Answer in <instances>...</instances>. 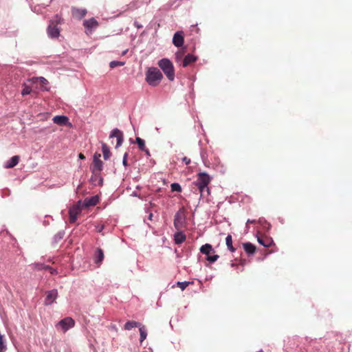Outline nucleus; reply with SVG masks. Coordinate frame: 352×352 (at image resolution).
<instances>
[{"mask_svg":"<svg viewBox=\"0 0 352 352\" xmlns=\"http://www.w3.org/2000/svg\"><path fill=\"white\" fill-rule=\"evenodd\" d=\"M182 161L186 164H189L190 163V159L188 158L187 157H184L182 158Z\"/></svg>","mask_w":352,"mask_h":352,"instance_id":"obj_37","label":"nucleus"},{"mask_svg":"<svg viewBox=\"0 0 352 352\" xmlns=\"http://www.w3.org/2000/svg\"><path fill=\"white\" fill-rule=\"evenodd\" d=\"M82 210L81 201H78L76 204L72 206L69 210V222L74 223L77 220L78 215Z\"/></svg>","mask_w":352,"mask_h":352,"instance_id":"obj_7","label":"nucleus"},{"mask_svg":"<svg viewBox=\"0 0 352 352\" xmlns=\"http://www.w3.org/2000/svg\"><path fill=\"white\" fill-rule=\"evenodd\" d=\"M102 151L104 159L105 160H108L111 156V152L108 146L105 143L102 144Z\"/></svg>","mask_w":352,"mask_h":352,"instance_id":"obj_23","label":"nucleus"},{"mask_svg":"<svg viewBox=\"0 0 352 352\" xmlns=\"http://www.w3.org/2000/svg\"><path fill=\"white\" fill-rule=\"evenodd\" d=\"M162 78V74L156 67L149 68L146 74V82L153 87L158 85Z\"/></svg>","mask_w":352,"mask_h":352,"instance_id":"obj_2","label":"nucleus"},{"mask_svg":"<svg viewBox=\"0 0 352 352\" xmlns=\"http://www.w3.org/2000/svg\"><path fill=\"white\" fill-rule=\"evenodd\" d=\"M186 224L185 209L181 208L175 214L174 226L177 230H181Z\"/></svg>","mask_w":352,"mask_h":352,"instance_id":"obj_5","label":"nucleus"},{"mask_svg":"<svg viewBox=\"0 0 352 352\" xmlns=\"http://www.w3.org/2000/svg\"><path fill=\"white\" fill-rule=\"evenodd\" d=\"M37 80H39L40 82L43 84V85H45L47 83V80L43 78V77H40V78H34L32 79H30L28 80L29 82H35Z\"/></svg>","mask_w":352,"mask_h":352,"instance_id":"obj_32","label":"nucleus"},{"mask_svg":"<svg viewBox=\"0 0 352 352\" xmlns=\"http://www.w3.org/2000/svg\"><path fill=\"white\" fill-rule=\"evenodd\" d=\"M62 21V18L58 14H56L52 19L50 21V23L47 28V32L50 38H57L60 35V29L58 25Z\"/></svg>","mask_w":352,"mask_h":352,"instance_id":"obj_3","label":"nucleus"},{"mask_svg":"<svg viewBox=\"0 0 352 352\" xmlns=\"http://www.w3.org/2000/svg\"><path fill=\"white\" fill-rule=\"evenodd\" d=\"M255 222H256V221H255V220H250V219H248V220L247 221V224H248V223H254Z\"/></svg>","mask_w":352,"mask_h":352,"instance_id":"obj_41","label":"nucleus"},{"mask_svg":"<svg viewBox=\"0 0 352 352\" xmlns=\"http://www.w3.org/2000/svg\"><path fill=\"white\" fill-rule=\"evenodd\" d=\"M258 242L264 247H270L273 243L272 238L267 236H257Z\"/></svg>","mask_w":352,"mask_h":352,"instance_id":"obj_14","label":"nucleus"},{"mask_svg":"<svg viewBox=\"0 0 352 352\" xmlns=\"http://www.w3.org/2000/svg\"><path fill=\"white\" fill-rule=\"evenodd\" d=\"M98 22L94 17L85 20L83 22V25L86 29L85 32L87 34H91L92 32L98 27Z\"/></svg>","mask_w":352,"mask_h":352,"instance_id":"obj_8","label":"nucleus"},{"mask_svg":"<svg viewBox=\"0 0 352 352\" xmlns=\"http://www.w3.org/2000/svg\"><path fill=\"white\" fill-rule=\"evenodd\" d=\"M184 55V52L183 50H181V51H179L177 52L176 54H175V60L177 62H179V60H182V56Z\"/></svg>","mask_w":352,"mask_h":352,"instance_id":"obj_35","label":"nucleus"},{"mask_svg":"<svg viewBox=\"0 0 352 352\" xmlns=\"http://www.w3.org/2000/svg\"><path fill=\"white\" fill-rule=\"evenodd\" d=\"M80 159L84 160L85 158V155L82 153H80L78 155Z\"/></svg>","mask_w":352,"mask_h":352,"instance_id":"obj_40","label":"nucleus"},{"mask_svg":"<svg viewBox=\"0 0 352 352\" xmlns=\"http://www.w3.org/2000/svg\"><path fill=\"white\" fill-rule=\"evenodd\" d=\"M136 143L138 145V148L142 151L143 150H145L146 148L145 146L144 140L142 138L137 137L135 139Z\"/></svg>","mask_w":352,"mask_h":352,"instance_id":"obj_29","label":"nucleus"},{"mask_svg":"<svg viewBox=\"0 0 352 352\" xmlns=\"http://www.w3.org/2000/svg\"><path fill=\"white\" fill-rule=\"evenodd\" d=\"M32 92V87L28 85L27 83L23 84V89L21 91V94L23 96H25L30 94Z\"/></svg>","mask_w":352,"mask_h":352,"instance_id":"obj_27","label":"nucleus"},{"mask_svg":"<svg viewBox=\"0 0 352 352\" xmlns=\"http://www.w3.org/2000/svg\"><path fill=\"white\" fill-rule=\"evenodd\" d=\"M159 67L162 69L170 80L175 78V69L172 62L168 58H162L158 62Z\"/></svg>","mask_w":352,"mask_h":352,"instance_id":"obj_4","label":"nucleus"},{"mask_svg":"<svg viewBox=\"0 0 352 352\" xmlns=\"http://www.w3.org/2000/svg\"><path fill=\"white\" fill-rule=\"evenodd\" d=\"M197 176V178L195 184L199 190L200 196L204 197L205 195V192L208 195L210 194L208 184L212 180L211 177L204 172L199 173Z\"/></svg>","mask_w":352,"mask_h":352,"instance_id":"obj_1","label":"nucleus"},{"mask_svg":"<svg viewBox=\"0 0 352 352\" xmlns=\"http://www.w3.org/2000/svg\"><path fill=\"white\" fill-rule=\"evenodd\" d=\"M75 325V321L71 317H66L59 321L56 324V327L57 329H61L64 333L68 331L69 329L74 327Z\"/></svg>","mask_w":352,"mask_h":352,"instance_id":"obj_6","label":"nucleus"},{"mask_svg":"<svg viewBox=\"0 0 352 352\" xmlns=\"http://www.w3.org/2000/svg\"><path fill=\"white\" fill-rule=\"evenodd\" d=\"M109 138H116L117 143H116V148H118L119 146H120L124 140L123 133L121 131H120L118 129H114L111 131Z\"/></svg>","mask_w":352,"mask_h":352,"instance_id":"obj_10","label":"nucleus"},{"mask_svg":"<svg viewBox=\"0 0 352 352\" xmlns=\"http://www.w3.org/2000/svg\"><path fill=\"white\" fill-rule=\"evenodd\" d=\"M200 251L202 254H206L208 256L214 250L210 244L206 243L201 247Z\"/></svg>","mask_w":352,"mask_h":352,"instance_id":"obj_22","label":"nucleus"},{"mask_svg":"<svg viewBox=\"0 0 352 352\" xmlns=\"http://www.w3.org/2000/svg\"><path fill=\"white\" fill-rule=\"evenodd\" d=\"M99 202V197L98 196H94L91 197L86 198L82 204V207L87 208L89 206H94Z\"/></svg>","mask_w":352,"mask_h":352,"instance_id":"obj_13","label":"nucleus"},{"mask_svg":"<svg viewBox=\"0 0 352 352\" xmlns=\"http://www.w3.org/2000/svg\"><path fill=\"white\" fill-rule=\"evenodd\" d=\"M104 252L102 249L98 248L95 255V263L97 265H100L104 259Z\"/></svg>","mask_w":352,"mask_h":352,"instance_id":"obj_20","label":"nucleus"},{"mask_svg":"<svg viewBox=\"0 0 352 352\" xmlns=\"http://www.w3.org/2000/svg\"><path fill=\"white\" fill-rule=\"evenodd\" d=\"M172 191L181 192V186L177 183H173L170 186Z\"/></svg>","mask_w":352,"mask_h":352,"instance_id":"obj_33","label":"nucleus"},{"mask_svg":"<svg viewBox=\"0 0 352 352\" xmlns=\"http://www.w3.org/2000/svg\"><path fill=\"white\" fill-rule=\"evenodd\" d=\"M197 60V56H195L192 54H188L183 59L182 67H186L189 65L195 63Z\"/></svg>","mask_w":352,"mask_h":352,"instance_id":"obj_15","label":"nucleus"},{"mask_svg":"<svg viewBox=\"0 0 352 352\" xmlns=\"http://www.w3.org/2000/svg\"><path fill=\"white\" fill-rule=\"evenodd\" d=\"M127 156H128V153H125L124 155V157H123V160H122V164H123V165L124 166H128Z\"/></svg>","mask_w":352,"mask_h":352,"instance_id":"obj_36","label":"nucleus"},{"mask_svg":"<svg viewBox=\"0 0 352 352\" xmlns=\"http://www.w3.org/2000/svg\"><path fill=\"white\" fill-rule=\"evenodd\" d=\"M124 65V62L113 60L109 64L111 68H115L116 67L122 66Z\"/></svg>","mask_w":352,"mask_h":352,"instance_id":"obj_31","label":"nucleus"},{"mask_svg":"<svg viewBox=\"0 0 352 352\" xmlns=\"http://www.w3.org/2000/svg\"><path fill=\"white\" fill-rule=\"evenodd\" d=\"M173 43L175 47H182L184 44V32L178 31L175 33L173 38Z\"/></svg>","mask_w":352,"mask_h":352,"instance_id":"obj_11","label":"nucleus"},{"mask_svg":"<svg viewBox=\"0 0 352 352\" xmlns=\"http://www.w3.org/2000/svg\"><path fill=\"white\" fill-rule=\"evenodd\" d=\"M100 154L96 153L94 155L92 171L94 173H100L102 169L103 163L100 160Z\"/></svg>","mask_w":352,"mask_h":352,"instance_id":"obj_9","label":"nucleus"},{"mask_svg":"<svg viewBox=\"0 0 352 352\" xmlns=\"http://www.w3.org/2000/svg\"><path fill=\"white\" fill-rule=\"evenodd\" d=\"M243 248L245 252L248 254H253L256 251V247L251 243H243Z\"/></svg>","mask_w":352,"mask_h":352,"instance_id":"obj_21","label":"nucleus"},{"mask_svg":"<svg viewBox=\"0 0 352 352\" xmlns=\"http://www.w3.org/2000/svg\"><path fill=\"white\" fill-rule=\"evenodd\" d=\"M72 13L74 17L81 19L86 15L87 10L85 9L72 8Z\"/></svg>","mask_w":352,"mask_h":352,"instance_id":"obj_16","label":"nucleus"},{"mask_svg":"<svg viewBox=\"0 0 352 352\" xmlns=\"http://www.w3.org/2000/svg\"><path fill=\"white\" fill-rule=\"evenodd\" d=\"M142 151L145 152V153H146V155L147 156H150L151 155L150 151H149V150L148 148H146L145 150H143Z\"/></svg>","mask_w":352,"mask_h":352,"instance_id":"obj_39","label":"nucleus"},{"mask_svg":"<svg viewBox=\"0 0 352 352\" xmlns=\"http://www.w3.org/2000/svg\"><path fill=\"white\" fill-rule=\"evenodd\" d=\"M20 160V157L19 155L13 156L10 158V160L6 163L5 167L6 168H11L16 166Z\"/></svg>","mask_w":352,"mask_h":352,"instance_id":"obj_18","label":"nucleus"},{"mask_svg":"<svg viewBox=\"0 0 352 352\" xmlns=\"http://www.w3.org/2000/svg\"><path fill=\"white\" fill-rule=\"evenodd\" d=\"M58 296V292L56 289H53L51 291H49L47 294L45 300V305H51L57 298Z\"/></svg>","mask_w":352,"mask_h":352,"instance_id":"obj_12","label":"nucleus"},{"mask_svg":"<svg viewBox=\"0 0 352 352\" xmlns=\"http://www.w3.org/2000/svg\"><path fill=\"white\" fill-rule=\"evenodd\" d=\"M126 52H127V50H125L124 52H123L122 55H124L126 53Z\"/></svg>","mask_w":352,"mask_h":352,"instance_id":"obj_44","label":"nucleus"},{"mask_svg":"<svg viewBox=\"0 0 352 352\" xmlns=\"http://www.w3.org/2000/svg\"><path fill=\"white\" fill-rule=\"evenodd\" d=\"M260 352H263V351H260Z\"/></svg>","mask_w":352,"mask_h":352,"instance_id":"obj_45","label":"nucleus"},{"mask_svg":"<svg viewBox=\"0 0 352 352\" xmlns=\"http://www.w3.org/2000/svg\"><path fill=\"white\" fill-rule=\"evenodd\" d=\"M152 217H153V214H149V219L151 220L152 219Z\"/></svg>","mask_w":352,"mask_h":352,"instance_id":"obj_43","label":"nucleus"},{"mask_svg":"<svg viewBox=\"0 0 352 352\" xmlns=\"http://www.w3.org/2000/svg\"><path fill=\"white\" fill-rule=\"evenodd\" d=\"M140 333V342H142L146 338L147 336L146 330L144 326L140 327L139 328Z\"/></svg>","mask_w":352,"mask_h":352,"instance_id":"obj_28","label":"nucleus"},{"mask_svg":"<svg viewBox=\"0 0 352 352\" xmlns=\"http://www.w3.org/2000/svg\"><path fill=\"white\" fill-rule=\"evenodd\" d=\"M219 258V256L217 254H214L212 256H210V254L207 256L206 259L210 261V263L215 262Z\"/></svg>","mask_w":352,"mask_h":352,"instance_id":"obj_34","label":"nucleus"},{"mask_svg":"<svg viewBox=\"0 0 352 352\" xmlns=\"http://www.w3.org/2000/svg\"><path fill=\"white\" fill-rule=\"evenodd\" d=\"M37 268L38 270H47V271H48L52 274H56L58 273L56 270L53 269L52 267H51L49 265H43V264H39V265L38 264L37 265Z\"/></svg>","mask_w":352,"mask_h":352,"instance_id":"obj_24","label":"nucleus"},{"mask_svg":"<svg viewBox=\"0 0 352 352\" xmlns=\"http://www.w3.org/2000/svg\"><path fill=\"white\" fill-rule=\"evenodd\" d=\"M226 243L230 251L232 252H235L236 249L232 245V238L230 234H228L226 238Z\"/></svg>","mask_w":352,"mask_h":352,"instance_id":"obj_25","label":"nucleus"},{"mask_svg":"<svg viewBox=\"0 0 352 352\" xmlns=\"http://www.w3.org/2000/svg\"><path fill=\"white\" fill-rule=\"evenodd\" d=\"M134 25L138 28V29H140L142 28L143 26L140 24L138 21H135L134 22Z\"/></svg>","mask_w":352,"mask_h":352,"instance_id":"obj_38","label":"nucleus"},{"mask_svg":"<svg viewBox=\"0 0 352 352\" xmlns=\"http://www.w3.org/2000/svg\"><path fill=\"white\" fill-rule=\"evenodd\" d=\"M191 282L189 281H184V282H177V285L182 290L184 291L190 284H191Z\"/></svg>","mask_w":352,"mask_h":352,"instance_id":"obj_30","label":"nucleus"},{"mask_svg":"<svg viewBox=\"0 0 352 352\" xmlns=\"http://www.w3.org/2000/svg\"><path fill=\"white\" fill-rule=\"evenodd\" d=\"M140 324L138 322L133 321V320L128 321L124 324V329L129 331L134 327H140Z\"/></svg>","mask_w":352,"mask_h":352,"instance_id":"obj_26","label":"nucleus"},{"mask_svg":"<svg viewBox=\"0 0 352 352\" xmlns=\"http://www.w3.org/2000/svg\"><path fill=\"white\" fill-rule=\"evenodd\" d=\"M103 228H104V226H101V227L98 230V231L99 232H102V230Z\"/></svg>","mask_w":352,"mask_h":352,"instance_id":"obj_42","label":"nucleus"},{"mask_svg":"<svg viewBox=\"0 0 352 352\" xmlns=\"http://www.w3.org/2000/svg\"><path fill=\"white\" fill-rule=\"evenodd\" d=\"M178 231L174 234V240L176 244H181L186 240V235L180 230Z\"/></svg>","mask_w":352,"mask_h":352,"instance_id":"obj_19","label":"nucleus"},{"mask_svg":"<svg viewBox=\"0 0 352 352\" xmlns=\"http://www.w3.org/2000/svg\"><path fill=\"white\" fill-rule=\"evenodd\" d=\"M68 118L65 116H56L53 118V122L60 126L66 125L68 123Z\"/></svg>","mask_w":352,"mask_h":352,"instance_id":"obj_17","label":"nucleus"}]
</instances>
